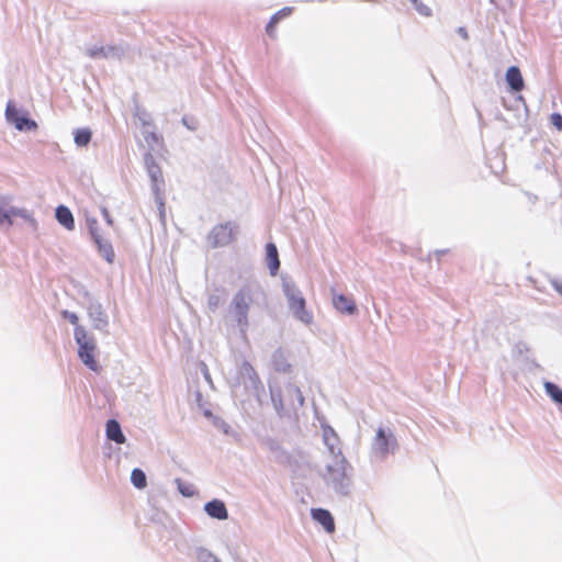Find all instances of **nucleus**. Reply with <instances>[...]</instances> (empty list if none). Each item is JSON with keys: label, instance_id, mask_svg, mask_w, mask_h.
<instances>
[{"label": "nucleus", "instance_id": "1", "mask_svg": "<svg viewBox=\"0 0 562 562\" xmlns=\"http://www.w3.org/2000/svg\"><path fill=\"white\" fill-rule=\"evenodd\" d=\"M260 297L265 299L263 292L259 286L250 284L244 285L236 292L231 303V311L239 326L248 325L249 308L257 304Z\"/></svg>", "mask_w": 562, "mask_h": 562}, {"label": "nucleus", "instance_id": "2", "mask_svg": "<svg viewBox=\"0 0 562 562\" xmlns=\"http://www.w3.org/2000/svg\"><path fill=\"white\" fill-rule=\"evenodd\" d=\"M75 339L79 346L78 355L81 361L92 371L99 370V363L94 358L95 344L88 337L86 329L81 326L75 328Z\"/></svg>", "mask_w": 562, "mask_h": 562}, {"label": "nucleus", "instance_id": "3", "mask_svg": "<svg viewBox=\"0 0 562 562\" xmlns=\"http://www.w3.org/2000/svg\"><path fill=\"white\" fill-rule=\"evenodd\" d=\"M283 289L289 306L296 318L304 324H311L313 322V314L306 308V301L302 292L292 283H285Z\"/></svg>", "mask_w": 562, "mask_h": 562}, {"label": "nucleus", "instance_id": "4", "mask_svg": "<svg viewBox=\"0 0 562 562\" xmlns=\"http://www.w3.org/2000/svg\"><path fill=\"white\" fill-rule=\"evenodd\" d=\"M234 240V227L231 223L218 224L207 235V243L212 248L223 247Z\"/></svg>", "mask_w": 562, "mask_h": 562}, {"label": "nucleus", "instance_id": "5", "mask_svg": "<svg viewBox=\"0 0 562 562\" xmlns=\"http://www.w3.org/2000/svg\"><path fill=\"white\" fill-rule=\"evenodd\" d=\"M396 439L393 434H386L383 428H379L372 442V451L378 457H385L396 447Z\"/></svg>", "mask_w": 562, "mask_h": 562}, {"label": "nucleus", "instance_id": "6", "mask_svg": "<svg viewBox=\"0 0 562 562\" xmlns=\"http://www.w3.org/2000/svg\"><path fill=\"white\" fill-rule=\"evenodd\" d=\"M5 116L19 131H33L37 128L36 122L23 116L11 102L7 104Z\"/></svg>", "mask_w": 562, "mask_h": 562}, {"label": "nucleus", "instance_id": "7", "mask_svg": "<svg viewBox=\"0 0 562 562\" xmlns=\"http://www.w3.org/2000/svg\"><path fill=\"white\" fill-rule=\"evenodd\" d=\"M146 167L151 181L153 191L164 190L165 180L160 166L150 157L146 160Z\"/></svg>", "mask_w": 562, "mask_h": 562}, {"label": "nucleus", "instance_id": "8", "mask_svg": "<svg viewBox=\"0 0 562 562\" xmlns=\"http://www.w3.org/2000/svg\"><path fill=\"white\" fill-rule=\"evenodd\" d=\"M311 515L315 521L324 527L328 533L335 532V521L331 514L327 509L313 508Z\"/></svg>", "mask_w": 562, "mask_h": 562}, {"label": "nucleus", "instance_id": "9", "mask_svg": "<svg viewBox=\"0 0 562 562\" xmlns=\"http://www.w3.org/2000/svg\"><path fill=\"white\" fill-rule=\"evenodd\" d=\"M204 510L206 514L215 519L224 520L228 517L227 508L224 502L220 499H213L204 505Z\"/></svg>", "mask_w": 562, "mask_h": 562}, {"label": "nucleus", "instance_id": "10", "mask_svg": "<svg viewBox=\"0 0 562 562\" xmlns=\"http://www.w3.org/2000/svg\"><path fill=\"white\" fill-rule=\"evenodd\" d=\"M333 304L338 312L344 314H355L357 312L355 301L344 294H335Z\"/></svg>", "mask_w": 562, "mask_h": 562}, {"label": "nucleus", "instance_id": "11", "mask_svg": "<svg viewBox=\"0 0 562 562\" xmlns=\"http://www.w3.org/2000/svg\"><path fill=\"white\" fill-rule=\"evenodd\" d=\"M506 81L510 89L515 92H519L524 89L525 83L521 72L518 67L512 66L506 71Z\"/></svg>", "mask_w": 562, "mask_h": 562}, {"label": "nucleus", "instance_id": "12", "mask_svg": "<svg viewBox=\"0 0 562 562\" xmlns=\"http://www.w3.org/2000/svg\"><path fill=\"white\" fill-rule=\"evenodd\" d=\"M291 13H292V8H283L271 16L270 21L268 22V24L266 26V33L268 34L269 37H271V38L277 37V32H276L277 24L282 19H285L289 15H291Z\"/></svg>", "mask_w": 562, "mask_h": 562}, {"label": "nucleus", "instance_id": "13", "mask_svg": "<svg viewBox=\"0 0 562 562\" xmlns=\"http://www.w3.org/2000/svg\"><path fill=\"white\" fill-rule=\"evenodd\" d=\"M15 216L26 217L25 210L15 207L5 209L3 206H0V226L7 225L8 227H10L13 224L12 218Z\"/></svg>", "mask_w": 562, "mask_h": 562}, {"label": "nucleus", "instance_id": "14", "mask_svg": "<svg viewBox=\"0 0 562 562\" xmlns=\"http://www.w3.org/2000/svg\"><path fill=\"white\" fill-rule=\"evenodd\" d=\"M56 218L58 223L68 231H72L75 228V220L72 213L67 206L59 205L56 209Z\"/></svg>", "mask_w": 562, "mask_h": 562}, {"label": "nucleus", "instance_id": "15", "mask_svg": "<svg viewBox=\"0 0 562 562\" xmlns=\"http://www.w3.org/2000/svg\"><path fill=\"white\" fill-rule=\"evenodd\" d=\"M266 251H267V256H266L267 265L270 269L271 274L274 276L280 267L278 249L273 243H269L266 246Z\"/></svg>", "mask_w": 562, "mask_h": 562}, {"label": "nucleus", "instance_id": "16", "mask_svg": "<svg viewBox=\"0 0 562 562\" xmlns=\"http://www.w3.org/2000/svg\"><path fill=\"white\" fill-rule=\"evenodd\" d=\"M105 431L106 437L110 440H113L114 442L120 445L125 442V436L121 430L120 424L115 419L108 420Z\"/></svg>", "mask_w": 562, "mask_h": 562}, {"label": "nucleus", "instance_id": "17", "mask_svg": "<svg viewBox=\"0 0 562 562\" xmlns=\"http://www.w3.org/2000/svg\"><path fill=\"white\" fill-rule=\"evenodd\" d=\"M91 140V131L89 128H78L75 131V143L82 147Z\"/></svg>", "mask_w": 562, "mask_h": 562}, {"label": "nucleus", "instance_id": "18", "mask_svg": "<svg viewBox=\"0 0 562 562\" xmlns=\"http://www.w3.org/2000/svg\"><path fill=\"white\" fill-rule=\"evenodd\" d=\"M131 481L137 488H144L147 485L146 475L140 469H134L132 471Z\"/></svg>", "mask_w": 562, "mask_h": 562}, {"label": "nucleus", "instance_id": "19", "mask_svg": "<svg viewBox=\"0 0 562 562\" xmlns=\"http://www.w3.org/2000/svg\"><path fill=\"white\" fill-rule=\"evenodd\" d=\"M544 387L547 393L554 402H557L558 404H562V389H560L558 385L551 382H547L544 384Z\"/></svg>", "mask_w": 562, "mask_h": 562}, {"label": "nucleus", "instance_id": "20", "mask_svg": "<svg viewBox=\"0 0 562 562\" xmlns=\"http://www.w3.org/2000/svg\"><path fill=\"white\" fill-rule=\"evenodd\" d=\"M115 49L116 48L114 46H109V47L100 46V47L90 48L87 54L91 58L106 57L108 53H113V52H115Z\"/></svg>", "mask_w": 562, "mask_h": 562}, {"label": "nucleus", "instance_id": "21", "mask_svg": "<svg viewBox=\"0 0 562 562\" xmlns=\"http://www.w3.org/2000/svg\"><path fill=\"white\" fill-rule=\"evenodd\" d=\"M412 3V5L415 8V10L423 16H430L431 15V9L425 4L423 1L420 0H411L409 1Z\"/></svg>", "mask_w": 562, "mask_h": 562}, {"label": "nucleus", "instance_id": "22", "mask_svg": "<svg viewBox=\"0 0 562 562\" xmlns=\"http://www.w3.org/2000/svg\"><path fill=\"white\" fill-rule=\"evenodd\" d=\"M156 203L158 204L160 216H165L166 211V204H165V198H164V190L161 191H154Z\"/></svg>", "mask_w": 562, "mask_h": 562}, {"label": "nucleus", "instance_id": "23", "mask_svg": "<svg viewBox=\"0 0 562 562\" xmlns=\"http://www.w3.org/2000/svg\"><path fill=\"white\" fill-rule=\"evenodd\" d=\"M551 124L558 130L562 131V115L559 113H552L550 116Z\"/></svg>", "mask_w": 562, "mask_h": 562}, {"label": "nucleus", "instance_id": "24", "mask_svg": "<svg viewBox=\"0 0 562 562\" xmlns=\"http://www.w3.org/2000/svg\"><path fill=\"white\" fill-rule=\"evenodd\" d=\"M221 304V297L218 295H212L207 300V306L211 311H215Z\"/></svg>", "mask_w": 562, "mask_h": 562}, {"label": "nucleus", "instance_id": "25", "mask_svg": "<svg viewBox=\"0 0 562 562\" xmlns=\"http://www.w3.org/2000/svg\"><path fill=\"white\" fill-rule=\"evenodd\" d=\"M64 317H66L74 325H77V323H78V316L75 313L65 311Z\"/></svg>", "mask_w": 562, "mask_h": 562}, {"label": "nucleus", "instance_id": "26", "mask_svg": "<svg viewBox=\"0 0 562 562\" xmlns=\"http://www.w3.org/2000/svg\"><path fill=\"white\" fill-rule=\"evenodd\" d=\"M457 32L463 40L467 41L469 38L468 31L464 27H459Z\"/></svg>", "mask_w": 562, "mask_h": 562}, {"label": "nucleus", "instance_id": "27", "mask_svg": "<svg viewBox=\"0 0 562 562\" xmlns=\"http://www.w3.org/2000/svg\"><path fill=\"white\" fill-rule=\"evenodd\" d=\"M179 490H180V492H181L183 495H186V496H191V495H192V491H190V490H188V488H183V487L181 486V484H179Z\"/></svg>", "mask_w": 562, "mask_h": 562}, {"label": "nucleus", "instance_id": "28", "mask_svg": "<svg viewBox=\"0 0 562 562\" xmlns=\"http://www.w3.org/2000/svg\"><path fill=\"white\" fill-rule=\"evenodd\" d=\"M150 137H151V138H153V140H155L156 143H161V142H162V137H161V136L156 135L155 133H151V134H150Z\"/></svg>", "mask_w": 562, "mask_h": 562}, {"label": "nucleus", "instance_id": "29", "mask_svg": "<svg viewBox=\"0 0 562 562\" xmlns=\"http://www.w3.org/2000/svg\"><path fill=\"white\" fill-rule=\"evenodd\" d=\"M555 289L558 290V292H559L560 294H562V284H557V285H555Z\"/></svg>", "mask_w": 562, "mask_h": 562}, {"label": "nucleus", "instance_id": "30", "mask_svg": "<svg viewBox=\"0 0 562 562\" xmlns=\"http://www.w3.org/2000/svg\"><path fill=\"white\" fill-rule=\"evenodd\" d=\"M95 241H97V244H99V246L101 247V241H100V239H99V238H95Z\"/></svg>", "mask_w": 562, "mask_h": 562}]
</instances>
